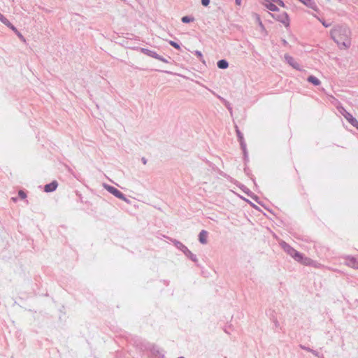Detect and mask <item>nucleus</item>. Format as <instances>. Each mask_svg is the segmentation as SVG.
Returning <instances> with one entry per match:
<instances>
[{"instance_id":"1","label":"nucleus","mask_w":358,"mask_h":358,"mask_svg":"<svg viewBox=\"0 0 358 358\" xmlns=\"http://www.w3.org/2000/svg\"><path fill=\"white\" fill-rule=\"evenodd\" d=\"M331 37L340 49L346 50L351 45V30L345 25H338L331 30Z\"/></svg>"},{"instance_id":"2","label":"nucleus","mask_w":358,"mask_h":358,"mask_svg":"<svg viewBox=\"0 0 358 358\" xmlns=\"http://www.w3.org/2000/svg\"><path fill=\"white\" fill-rule=\"evenodd\" d=\"M284 249L288 255L301 264L304 266H313L317 267L316 263L313 259L308 257H304L302 254L299 253L289 245H285Z\"/></svg>"},{"instance_id":"3","label":"nucleus","mask_w":358,"mask_h":358,"mask_svg":"<svg viewBox=\"0 0 358 358\" xmlns=\"http://www.w3.org/2000/svg\"><path fill=\"white\" fill-rule=\"evenodd\" d=\"M275 3L278 4V6H280V7H282V8L285 7V3H283V1L282 0H264L263 1V5L266 8H268V10H270L271 11L278 10V8H277V6L275 5Z\"/></svg>"},{"instance_id":"4","label":"nucleus","mask_w":358,"mask_h":358,"mask_svg":"<svg viewBox=\"0 0 358 358\" xmlns=\"http://www.w3.org/2000/svg\"><path fill=\"white\" fill-rule=\"evenodd\" d=\"M104 187L110 193L113 194L116 197L122 200H126L124 194L115 187L110 185H105Z\"/></svg>"},{"instance_id":"5","label":"nucleus","mask_w":358,"mask_h":358,"mask_svg":"<svg viewBox=\"0 0 358 358\" xmlns=\"http://www.w3.org/2000/svg\"><path fill=\"white\" fill-rule=\"evenodd\" d=\"M276 19L281 22L285 27H288L289 24V19L285 12H282L279 15L276 16Z\"/></svg>"},{"instance_id":"6","label":"nucleus","mask_w":358,"mask_h":358,"mask_svg":"<svg viewBox=\"0 0 358 358\" xmlns=\"http://www.w3.org/2000/svg\"><path fill=\"white\" fill-rule=\"evenodd\" d=\"M285 59L287 61V62L295 69L299 70L300 66L299 64L294 60L293 57H292L289 55H285Z\"/></svg>"},{"instance_id":"7","label":"nucleus","mask_w":358,"mask_h":358,"mask_svg":"<svg viewBox=\"0 0 358 358\" xmlns=\"http://www.w3.org/2000/svg\"><path fill=\"white\" fill-rule=\"evenodd\" d=\"M58 186V183L57 181H53L50 182V184H47L45 185L44 190L46 192H53L57 189Z\"/></svg>"},{"instance_id":"8","label":"nucleus","mask_w":358,"mask_h":358,"mask_svg":"<svg viewBox=\"0 0 358 358\" xmlns=\"http://www.w3.org/2000/svg\"><path fill=\"white\" fill-rule=\"evenodd\" d=\"M347 264L349 266L358 268V257H350L347 260Z\"/></svg>"},{"instance_id":"9","label":"nucleus","mask_w":358,"mask_h":358,"mask_svg":"<svg viewBox=\"0 0 358 358\" xmlns=\"http://www.w3.org/2000/svg\"><path fill=\"white\" fill-rule=\"evenodd\" d=\"M299 1H301L302 3H303L304 5H306V6L314 9L315 10H317V9L314 0H299Z\"/></svg>"},{"instance_id":"10","label":"nucleus","mask_w":358,"mask_h":358,"mask_svg":"<svg viewBox=\"0 0 358 358\" xmlns=\"http://www.w3.org/2000/svg\"><path fill=\"white\" fill-rule=\"evenodd\" d=\"M207 236H208V233L206 231H204V230H202L200 234H199V241L202 243V244H205L207 243Z\"/></svg>"},{"instance_id":"11","label":"nucleus","mask_w":358,"mask_h":358,"mask_svg":"<svg viewBox=\"0 0 358 358\" xmlns=\"http://www.w3.org/2000/svg\"><path fill=\"white\" fill-rule=\"evenodd\" d=\"M307 80L309 83H311L315 86L320 85L321 84L320 80L313 76H310Z\"/></svg>"},{"instance_id":"12","label":"nucleus","mask_w":358,"mask_h":358,"mask_svg":"<svg viewBox=\"0 0 358 358\" xmlns=\"http://www.w3.org/2000/svg\"><path fill=\"white\" fill-rule=\"evenodd\" d=\"M217 66L220 69H226L228 67V62L226 60L222 59L217 62Z\"/></svg>"},{"instance_id":"13","label":"nucleus","mask_w":358,"mask_h":358,"mask_svg":"<svg viewBox=\"0 0 358 358\" xmlns=\"http://www.w3.org/2000/svg\"><path fill=\"white\" fill-rule=\"evenodd\" d=\"M0 20L4 24H8L9 21L8 19H6L2 14L0 13Z\"/></svg>"},{"instance_id":"14","label":"nucleus","mask_w":358,"mask_h":358,"mask_svg":"<svg viewBox=\"0 0 358 358\" xmlns=\"http://www.w3.org/2000/svg\"><path fill=\"white\" fill-rule=\"evenodd\" d=\"M182 21L185 23H188L191 21H192V19H190L189 17L187 16H184L182 18Z\"/></svg>"},{"instance_id":"15","label":"nucleus","mask_w":358,"mask_h":358,"mask_svg":"<svg viewBox=\"0 0 358 358\" xmlns=\"http://www.w3.org/2000/svg\"><path fill=\"white\" fill-rule=\"evenodd\" d=\"M18 194H19L20 197L22 199H24L27 197L26 194L22 190H20L18 192Z\"/></svg>"},{"instance_id":"16","label":"nucleus","mask_w":358,"mask_h":358,"mask_svg":"<svg viewBox=\"0 0 358 358\" xmlns=\"http://www.w3.org/2000/svg\"><path fill=\"white\" fill-rule=\"evenodd\" d=\"M7 27H10L13 31H14L16 34L18 32L17 29L9 22L8 24H6Z\"/></svg>"},{"instance_id":"17","label":"nucleus","mask_w":358,"mask_h":358,"mask_svg":"<svg viewBox=\"0 0 358 358\" xmlns=\"http://www.w3.org/2000/svg\"><path fill=\"white\" fill-rule=\"evenodd\" d=\"M170 44H171L173 47H174L175 48H176V49H179V48H180L179 45H178V43H176V42H174V41H170Z\"/></svg>"},{"instance_id":"18","label":"nucleus","mask_w":358,"mask_h":358,"mask_svg":"<svg viewBox=\"0 0 358 358\" xmlns=\"http://www.w3.org/2000/svg\"><path fill=\"white\" fill-rule=\"evenodd\" d=\"M210 0H201V3L204 6H208L209 5Z\"/></svg>"},{"instance_id":"19","label":"nucleus","mask_w":358,"mask_h":358,"mask_svg":"<svg viewBox=\"0 0 358 358\" xmlns=\"http://www.w3.org/2000/svg\"><path fill=\"white\" fill-rule=\"evenodd\" d=\"M17 35L18 36V37L24 42H25V38L23 37V36L18 31L17 33Z\"/></svg>"},{"instance_id":"20","label":"nucleus","mask_w":358,"mask_h":358,"mask_svg":"<svg viewBox=\"0 0 358 358\" xmlns=\"http://www.w3.org/2000/svg\"><path fill=\"white\" fill-rule=\"evenodd\" d=\"M236 3L239 5L241 3V0H236Z\"/></svg>"},{"instance_id":"21","label":"nucleus","mask_w":358,"mask_h":358,"mask_svg":"<svg viewBox=\"0 0 358 358\" xmlns=\"http://www.w3.org/2000/svg\"><path fill=\"white\" fill-rule=\"evenodd\" d=\"M323 25L325 26V27H328L327 24H326V22H322Z\"/></svg>"}]
</instances>
